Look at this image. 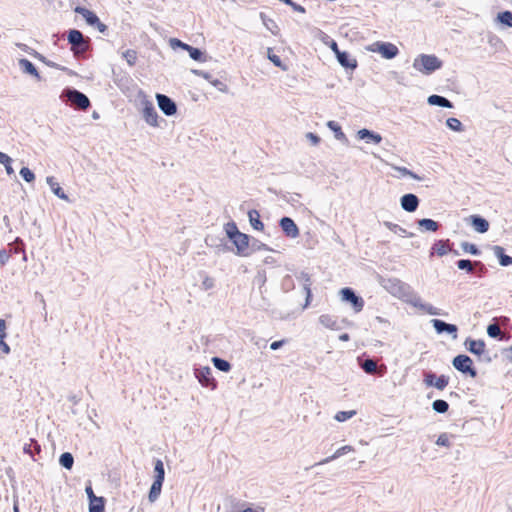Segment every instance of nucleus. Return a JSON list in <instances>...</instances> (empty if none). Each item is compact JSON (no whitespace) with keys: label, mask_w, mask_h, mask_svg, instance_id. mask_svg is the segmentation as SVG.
<instances>
[{"label":"nucleus","mask_w":512,"mask_h":512,"mask_svg":"<svg viewBox=\"0 0 512 512\" xmlns=\"http://www.w3.org/2000/svg\"><path fill=\"white\" fill-rule=\"evenodd\" d=\"M224 230L228 239L233 243L236 248V255L248 256L249 247L251 243V236L239 231L236 223L230 221L224 225Z\"/></svg>","instance_id":"nucleus-1"},{"label":"nucleus","mask_w":512,"mask_h":512,"mask_svg":"<svg viewBox=\"0 0 512 512\" xmlns=\"http://www.w3.org/2000/svg\"><path fill=\"white\" fill-rule=\"evenodd\" d=\"M442 66L443 62L433 54H420L413 61V68L424 75H431Z\"/></svg>","instance_id":"nucleus-2"},{"label":"nucleus","mask_w":512,"mask_h":512,"mask_svg":"<svg viewBox=\"0 0 512 512\" xmlns=\"http://www.w3.org/2000/svg\"><path fill=\"white\" fill-rule=\"evenodd\" d=\"M67 41L71 45V51L74 56L83 55L90 49L91 39L85 37L78 29H69L67 32Z\"/></svg>","instance_id":"nucleus-3"},{"label":"nucleus","mask_w":512,"mask_h":512,"mask_svg":"<svg viewBox=\"0 0 512 512\" xmlns=\"http://www.w3.org/2000/svg\"><path fill=\"white\" fill-rule=\"evenodd\" d=\"M389 282L392 284V293H399L401 294V296L407 297L405 299L407 303H409L415 308H418L419 310L422 309L424 302L422 301L421 297L418 294L410 291V287L408 285L402 283L398 279H389Z\"/></svg>","instance_id":"nucleus-4"},{"label":"nucleus","mask_w":512,"mask_h":512,"mask_svg":"<svg viewBox=\"0 0 512 512\" xmlns=\"http://www.w3.org/2000/svg\"><path fill=\"white\" fill-rule=\"evenodd\" d=\"M453 367L460 373L476 378L478 372L473 365V360L466 354H458L452 360Z\"/></svg>","instance_id":"nucleus-5"},{"label":"nucleus","mask_w":512,"mask_h":512,"mask_svg":"<svg viewBox=\"0 0 512 512\" xmlns=\"http://www.w3.org/2000/svg\"><path fill=\"white\" fill-rule=\"evenodd\" d=\"M341 301L349 303L355 313L363 310L364 300L361 296L357 295L355 290L351 287H344L339 291Z\"/></svg>","instance_id":"nucleus-6"},{"label":"nucleus","mask_w":512,"mask_h":512,"mask_svg":"<svg viewBox=\"0 0 512 512\" xmlns=\"http://www.w3.org/2000/svg\"><path fill=\"white\" fill-rule=\"evenodd\" d=\"M369 50L379 53L384 59L391 60L398 56V47L391 42L377 41L373 43Z\"/></svg>","instance_id":"nucleus-7"},{"label":"nucleus","mask_w":512,"mask_h":512,"mask_svg":"<svg viewBox=\"0 0 512 512\" xmlns=\"http://www.w3.org/2000/svg\"><path fill=\"white\" fill-rule=\"evenodd\" d=\"M68 100L81 110H87L91 106V102L87 95L75 88H66L65 90Z\"/></svg>","instance_id":"nucleus-8"},{"label":"nucleus","mask_w":512,"mask_h":512,"mask_svg":"<svg viewBox=\"0 0 512 512\" xmlns=\"http://www.w3.org/2000/svg\"><path fill=\"white\" fill-rule=\"evenodd\" d=\"M423 382L428 387H435L442 391L449 384V377L444 374L438 376L436 373L429 371L424 374Z\"/></svg>","instance_id":"nucleus-9"},{"label":"nucleus","mask_w":512,"mask_h":512,"mask_svg":"<svg viewBox=\"0 0 512 512\" xmlns=\"http://www.w3.org/2000/svg\"><path fill=\"white\" fill-rule=\"evenodd\" d=\"M195 376L198 379L199 383L207 388L215 389L217 386V382L212 375V369L209 366L200 367L199 369H195Z\"/></svg>","instance_id":"nucleus-10"},{"label":"nucleus","mask_w":512,"mask_h":512,"mask_svg":"<svg viewBox=\"0 0 512 512\" xmlns=\"http://www.w3.org/2000/svg\"><path fill=\"white\" fill-rule=\"evenodd\" d=\"M156 100L159 109L166 115V116H173L177 113V105L176 102L170 98L169 96L161 93L156 94Z\"/></svg>","instance_id":"nucleus-11"},{"label":"nucleus","mask_w":512,"mask_h":512,"mask_svg":"<svg viewBox=\"0 0 512 512\" xmlns=\"http://www.w3.org/2000/svg\"><path fill=\"white\" fill-rule=\"evenodd\" d=\"M279 226L284 233V235L288 238H297L300 234L299 228L295 221L288 216H283L279 220Z\"/></svg>","instance_id":"nucleus-12"},{"label":"nucleus","mask_w":512,"mask_h":512,"mask_svg":"<svg viewBox=\"0 0 512 512\" xmlns=\"http://www.w3.org/2000/svg\"><path fill=\"white\" fill-rule=\"evenodd\" d=\"M431 324L437 334H449L455 340L457 338L458 326L455 324L447 323L441 319H432Z\"/></svg>","instance_id":"nucleus-13"},{"label":"nucleus","mask_w":512,"mask_h":512,"mask_svg":"<svg viewBox=\"0 0 512 512\" xmlns=\"http://www.w3.org/2000/svg\"><path fill=\"white\" fill-rule=\"evenodd\" d=\"M420 200L413 193H406L400 198L401 208L409 213L415 212L419 207Z\"/></svg>","instance_id":"nucleus-14"},{"label":"nucleus","mask_w":512,"mask_h":512,"mask_svg":"<svg viewBox=\"0 0 512 512\" xmlns=\"http://www.w3.org/2000/svg\"><path fill=\"white\" fill-rule=\"evenodd\" d=\"M143 117L149 125L158 126V114L151 101L145 100L143 102Z\"/></svg>","instance_id":"nucleus-15"},{"label":"nucleus","mask_w":512,"mask_h":512,"mask_svg":"<svg viewBox=\"0 0 512 512\" xmlns=\"http://www.w3.org/2000/svg\"><path fill=\"white\" fill-rule=\"evenodd\" d=\"M467 220L468 223L473 227V229L478 233L483 234L489 230L490 225L488 220L482 217L481 215H471Z\"/></svg>","instance_id":"nucleus-16"},{"label":"nucleus","mask_w":512,"mask_h":512,"mask_svg":"<svg viewBox=\"0 0 512 512\" xmlns=\"http://www.w3.org/2000/svg\"><path fill=\"white\" fill-rule=\"evenodd\" d=\"M464 345L470 353L477 355L479 357H481L485 352L486 345L485 342L481 339L475 340L468 337L465 340Z\"/></svg>","instance_id":"nucleus-17"},{"label":"nucleus","mask_w":512,"mask_h":512,"mask_svg":"<svg viewBox=\"0 0 512 512\" xmlns=\"http://www.w3.org/2000/svg\"><path fill=\"white\" fill-rule=\"evenodd\" d=\"M192 73L197 75V76H201L204 79H206L207 81H209L220 92H227L228 91V86L224 82H222L221 80L213 78V76L210 73L205 72L203 70H198V69H193Z\"/></svg>","instance_id":"nucleus-18"},{"label":"nucleus","mask_w":512,"mask_h":512,"mask_svg":"<svg viewBox=\"0 0 512 512\" xmlns=\"http://www.w3.org/2000/svg\"><path fill=\"white\" fill-rule=\"evenodd\" d=\"M338 63L344 67L345 69L354 70L357 68L358 63L355 58H353L349 52L341 51L337 56Z\"/></svg>","instance_id":"nucleus-19"},{"label":"nucleus","mask_w":512,"mask_h":512,"mask_svg":"<svg viewBox=\"0 0 512 512\" xmlns=\"http://www.w3.org/2000/svg\"><path fill=\"white\" fill-rule=\"evenodd\" d=\"M357 137L360 140H366V142H373L375 144H379L382 141V136L379 133L367 128L358 130Z\"/></svg>","instance_id":"nucleus-20"},{"label":"nucleus","mask_w":512,"mask_h":512,"mask_svg":"<svg viewBox=\"0 0 512 512\" xmlns=\"http://www.w3.org/2000/svg\"><path fill=\"white\" fill-rule=\"evenodd\" d=\"M427 102L429 105L438 106L442 108L451 109L454 107V104L448 98L437 94L430 95L427 99Z\"/></svg>","instance_id":"nucleus-21"},{"label":"nucleus","mask_w":512,"mask_h":512,"mask_svg":"<svg viewBox=\"0 0 512 512\" xmlns=\"http://www.w3.org/2000/svg\"><path fill=\"white\" fill-rule=\"evenodd\" d=\"M19 66L23 73L31 75L35 77L37 80H41V76L36 68V66L28 59L21 58L19 59Z\"/></svg>","instance_id":"nucleus-22"},{"label":"nucleus","mask_w":512,"mask_h":512,"mask_svg":"<svg viewBox=\"0 0 512 512\" xmlns=\"http://www.w3.org/2000/svg\"><path fill=\"white\" fill-rule=\"evenodd\" d=\"M449 243H450L449 239L436 240L431 247L430 256H433L434 254H437L438 256H441V257L446 255L449 252V250L447 248V245Z\"/></svg>","instance_id":"nucleus-23"},{"label":"nucleus","mask_w":512,"mask_h":512,"mask_svg":"<svg viewBox=\"0 0 512 512\" xmlns=\"http://www.w3.org/2000/svg\"><path fill=\"white\" fill-rule=\"evenodd\" d=\"M417 225L421 231L429 232H436L441 227L439 222L430 218H422L417 220Z\"/></svg>","instance_id":"nucleus-24"},{"label":"nucleus","mask_w":512,"mask_h":512,"mask_svg":"<svg viewBox=\"0 0 512 512\" xmlns=\"http://www.w3.org/2000/svg\"><path fill=\"white\" fill-rule=\"evenodd\" d=\"M327 127L334 133V137L341 141L343 144H348L349 140L346 137L345 133L342 131L341 126L334 120H330L327 122Z\"/></svg>","instance_id":"nucleus-25"},{"label":"nucleus","mask_w":512,"mask_h":512,"mask_svg":"<svg viewBox=\"0 0 512 512\" xmlns=\"http://www.w3.org/2000/svg\"><path fill=\"white\" fill-rule=\"evenodd\" d=\"M47 184L50 186L52 192L62 200H69L68 195L64 192V190L60 187L59 183L55 181L53 176H48L46 178Z\"/></svg>","instance_id":"nucleus-26"},{"label":"nucleus","mask_w":512,"mask_h":512,"mask_svg":"<svg viewBox=\"0 0 512 512\" xmlns=\"http://www.w3.org/2000/svg\"><path fill=\"white\" fill-rule=\"evenodd\" d=\"M353 450H354V448L350 445L342 446L339 449H337L333 455L321 460L320 462L316 463V465L327 464V463H329V462H331V461H333V460H335Z\"/></svg>","instance_id":"nucleus-27"},{"label":"nucleus","mask_w":512,"mask_h":512,"mask_svg":"<svg viewBox=\"0 0 512 512\" xmlns=\"http://www.w3.org/2000/svg\"><path fill=\"white\" fill-rule=\"evenodd\" d=\"M105 505L106 499L102 496H98L89 501L88 510L89 512H105Z\"/></svg>","instance_id":"nucleus-28"},{"label":"nucleus","mask_w":512,"mask_h":512,"mask_svg":"<svg viewBox=\"0 0 512 512\" xmlns=\"http://www.w3.org/2000/svg\"><path fill=\"white\" fill-rule=\"evenodd\" d=\"M249 222L253 229L261 231L264 229V224L260 219V213L256 209H251L248 212Z\"/></svg>","instance_id":"nucleus-29"},{"label":"nucleus","mask_w":512,"mask_h":512,"mask_svg":"<svg viewBox=\"0 0 512 512\" xmlns=\"http://www.w3.org/2000/svg\"><path fill=\"white\" fill-rule=\"evenodd\" d=\"M495 22L503 27L512 28V12L509 10L499 12L495 18Z\"/></svg>","instance_id":"nucleus-30"},{"label":"nucleus","mask_w":512,"mask_h":512,"mask_svg":"<svg viewBox=\"0 0 512 512\" xmlns=\"http://www.w3.org/2000/svg\"><path fill=\"white\" fill-rule=\"evenodd\" d=\"M319 323L324 327L331 330H339L341 327L338 325L337 321L333 318V316L329 314H322L319 317Z\"/></svg>","instance_id":"nucleus-31"},{"label":"nucleus","mask_w":512,"mask_h":512,"mask_svg":"<svg viewBox=\"0 0 512 512\" xmlns=\"http://www.w3.org/2000/svg\"><path fill=\"white\" fill-rule=\"evenodd\" d=\"M263 25L275 36L279 35L280 29L276 22L269 18L265 13H260Z\"/></svg>","instance_id":"nucleus-32"},{"label":"nucleus","mask_w":512,"mask_h":512,"mask_svg":"<svg viewBox=\"0 0 512 512\" xmlns=\"http://www.w3.org/2000/svg\"><path fill=\"white\" fill-rule=\"evenodd\" d=\"M301 279H303L305 281V284H304V290H305V293H306V298H305V304L303 306V308H306L311 300H312V291H311V288H310V285H311V277L308 273H305V272H302L301 273Z\"/></svg>","instance_id":"nucleus-33"},{"label":"nucleus","mask_w":512,"mask_h":512,"mask_svg":"<svg viewBox=\"0 0 512 512\" xmlns=\"http://www.w3.org/2000/svg\"><path fill=\"white\" fill-rule=\"evenodd\" d=\"M33 56L35 58H37L39 61H41L42 63H44L46 66L48 67H51V68H55V69H58V70H61V71H65V72H68L69 74L72 73L71 70H69L68 68L66 67H63L49 59H47L45 56H43L42 54L38 53V52H34Z\"/></svg>","instance_id":"nucleus-34"},{"label":"nucleus","mask_w":512,"mask_h":512,"mask_svg":"<svg viewBox=\"0 0 512 512\" xmlns=\"http://www.w3.org/2000/svg\"><path fill=\"white\" fill-rule=\"evenodd\" d=\"M383 225L388 228L390 231L399 234L405 237H413L414 234L412 232H408L406 229L402 228L398 224L392 223L390 221H384Z\"/></svg>","instance_id":"nucleus-35"},{"label":"nucleus","mask_w":512,"mask_h":512,"mask_svg":"<svg viewBox=\"0 0 512 512\" xmlns=\"http://www.w3.org/2000/svg\"><path fill=\"white\" fill-rule=\"evenodd\" d=\"M162 486H163V482H159L156 480L153 481V483L150 487L149 493H148V499L151 503L155 502L158 499V497L160 496Z\"/></svg>","instance_id":"nucleus-36"},{"label":"nucleus","mask_w":512,"mask_h":512,"mask_svg":"<svg viewBox=\"0 0 512 512\" xmlns=\"http://www.w3.org/2000/svg\"><path fill=\"white\" fill-rule=\"evenodd\" d=\"M165 479V469L162 460L156 459L154 462V480L163 482Z\"/></svg>","instance_id":"nucleus-37"},{"label":"nucleus","mask_w":512,"mask_h":512,"mask_svg":"<svg viewBox=\"0 0 512 512\" xmlns=\"http://www.w3.org/2000/svg\"><path fill=\"white\" fill-rule=\"evenodd\" d=\"M212 363L216 369H218L221 372H229L232 368L229 361L220 358L218 356H215L212 358Z\"/></svg>","instance_id":"nucleus-38"},{"label":"nucleus","mask_w":512,"mask_h":512,"mask_svg":"<svg viewBox=\"0 0 512 512\" xmlns=\"http://www.w3.org/2000/svg\"><path fill=\"white\" fill-rule=\"evenodd\" d=\"M59 464L67 469L71 470L74 465V457L70 452H63L59 457Z\"/></svg>","instance_id":"nucleus-39"},{"label":"nucleus","mask_w":512,"mask_h":512,"mask_svg":"<svg viewBox=\"0 0 512 512\" xmlns=\"http://www.w3.org/2000/svg\"><path fill=\"white\" fill-rule=\"evenodd\" d=\"M186 51L189 53V56L191 59L198 61V62L206 61L205 53L200 48L193 47V46L189 45V47Z\"/></svg>","instance_id":"nucleus-40"},{"label":"nucleus","mask_w":512,"mask_h":512,"mask_svg":"<svg viewBox=\"0 0 512 512\" xmlns=\"http://www.w3.org/2000/svg\"><path fill=\"white\" fill-rule=\"evenodd\" d=\"M261 250H265V251H273L268 245H266L265 243L261 242L260 240H258L257 238H254V237H251V243H250V247H249V255L253 252H256V251H261Z\"/></svg>","instance_id":"nucleus-41"},{"label":"nucleus","mask_w":512,"mask_h":512,"mask_svg":"<svg viewBox=\"0 0 512 512\" xmlns=\"http://www.w3.org/2000/svg\"><path fill=\"white\" fill-rule=\"evenodd\" d=\"M432 409L436 413L444 414L449 410V403L443 399H436L432 402Z\"/></svg>","instance_id":"nucleus-42"},{"label":"nucleus","mask_w":512,"mask_h":512,"mask_svg":"<svg viewBox=\"0 0 512 512\" xmlns=\"http://www.w3.org/2000/svg\"><path fill=\"white\" fill-rule=\"evenodd\" d=\"M267 57L274 64V66L282 69L283 71L287 70V66L282 62L281 58L278 55L273 53L272 48H268Z\"/></svg>","instance_id":"nucleus-43"},{"label":"nucleus","mask_w":512,"mask_h":512,"mask_svg":"<svg viewBox=\"0 0 512 512\" xmlns=\"http://www.w3.org/2000/svg\"><path fill=\"white\" fill-rule=\"evenodd\" d=\"M40 445L36 440L30 439V443H26L23 446V452L33 457L35 452H40Z\"/></svg>","instance_id":"nucleus-44"},{"label":"nucleus","mask_w":512,"mask_h":512,"mask_svg":"<svg viewBox=\"0 0 512 512\" xmlns=\"http://www.w3.org/2000/svg\"><path fill=\"white\" fill-rule=\"evenodd\" d=\"M461 248L465 253H469L473 256L481 255V250L478 248L476 244L465 241L461 243Z\"/></svg>","instance_id":"nucleus-45"},{"label":"nucleus","mask_w":512,"mask_h":512,"mask_svg":"<svg viewBox=\"0 0 512 512\" xmlns=\"http://www.w3.org/2000/svg\"><path fill=\"white\" fill-rule=\"evenodd\" d=\"M456 266L459 270H463L470 274L473 272L474 262H472L470 259H460L456 261Z\"/></svg>","instance_id":"nucleus-46"},{"label":"nucleus","mask_w":512,"mask_h":512,"mask_svg":"<svg viewBox=\"0 0 512 512\" xmlns=\"http://www.w3.org/2000/svg\"><path fill=\"white\" fill-rule=\"evenodd\" d=\"M446 125L449 129L455 132H462L464 131V126L461 123V121L457 118L450 117L446 120Z\"/></svg>","instance_id":"nucleus-47"},{"label":"nucleus","mask_w":512,"mask_h":512,"mask_svg":"<svg viewBox=\"0 0 512 512\" xmlns=\"http://www.w3.org/2000/svg\"><path fill=\"white\" fill-rule=\"evenodd\" d=\"M360 367L365 373L373 374L376 370V363L374 362L373 359L367 358L360 364Z\"/></svg>","instance_id":"nucleus-48"},{"label":"nucleus","mask_w":512,"mask_h":512,"mask_svg":"<svg viewBox=\"0 0 512 512\" xmlns=\"http://www.w3.org/2000/svg\"><path fill=\"white\" fill-rule=\"evenodd\" d=\"M354 415H356L355 410L339 411L335 414L334 419L338 422H345L348 419L352 418Z\"/></svg>","instance_id":"nucleus-49"},{"label":"nucleus","mask_w":512,"mask_h":512,"mask_svg":"<svg viewBox=\"0 0 512 512\" xmlns=\"http://www.w3.org/2000/svg\"><path fill=\"white\" fill-rule=\"evenodd\" d=\"M123 58L127 61L129 66H134L137 60V52L133 49H128L122 54Z\"/></svg>","instance_id":"nucleus-50"},{"label":"nucleus","mask_w":512,"mask_h":512,"mask_svg":"<svg viewBox=\"0 0 512 512\" xmlns=\"http://www.w3.org/2000/svg\"><path fill=\"white\" fill-rule=\"evenodd\" d=\"M24 181L31 183L35 180L34 172L28 167H22L19 172Z\"/></svg>","instance_id":"nucleus-51"},{"label":"nucleus","mask_w":512,"mask_h":512,"mask_svg":"<svg viewBox=\"0 0 512 512\" xmlns=\"http://www.w3.org/2000/svg\"><path fill=\"white\" fill-rule=\"evenodd\" d=\"M501 333V329L497 324L491 323L487 326V334L489 337L497 339L501 336Z\"/></svg>","instance_id":"nucleus-52"},{"label":"nucleus","mask_w":512,"mask_h":512,"mask_svg":"<svg viewBox=\"0 0 512 512\" xmlns=\"http://www.w3.org/2000/svg\"><path fill=\"white\" fill-rule=\"evenodd\" d=\"M421 311L429 314V315H433V316H436V315H446L445 313H442L440 311V309L434 307L433 305L429 304V303H424V305L422 306V309Z\"/></svg>","instance_id":"nucleus-53"},{"label":"nucleus","mask_w":512,"mask_h":512,"mask_svg":"<svg viewBox=\"0 0 512 512\" xmlns=\"http://www.w3.org/2000/svg\"><path fill=\"white\" fill-rule=\"evenodd\" d=\"M169 44H170V47H171L172 49H174V50H175V49H178V48H181V49H183V50H185V51H186V50L188 49V47H189V44H187V43H185V42L181 41V40H180V39H178V38H170V40H169Z\"/></svg>","instance_id":"nucleus-54"},{"label":"nucleus","mask_w":512,"mask_h":512,"mask_svg":"<svg viewBox=\"0 0 512 512\" xmlns=\"http://www.w3.org/2000/svg\"><path fill=\"white\" fill-rule=\"evenodd\" d=\"M436 445L450 447V436L447 433H441L436 440Z\"/></svg>","instance_id":"nucleus-55"},{"label":"nucleus","mask_w":512,"mask_h":512,"mask_svg":"<svg viewBox=\"0 0 512 512\" xmlns=\"http://www.w3.org/2000/svg\"><path fill=\"white\" fill-rule=\"evenodd\" d=\"M395 169L401 174V176H409L415 180H421L422 178L418 176L413 171L407 169L406 167H395Z\"/></svg>","instance_id":"nucleus-56"},{"label":"nucleus","mask_w":512,"mask_h":512,"mask_svg":"<svg viewBox=\"0 0 512 512\" xmlns=\"http://www.w3.org/2000/svg\"><path fill=\"white\" fill-rule=\"evenodd\" d=\"M84 19L89 26H94L100 20L96 13L91 10L86 15H84Z\"/></svg>","instance_id":"nucleus-57"},{"label":"nucleus","mask_w":512,"mask_h":512,"mask_svg":"<svg viewBox=\"0 0 512 512\" xmlns=\"http://www.w3.org/2000/svg\"><path fill=\"white\" fill-rule=\"evenodd\" d=\"M491 249L500 263L502 261V259L504 258V256L506 255L505 249L499 245H493V246H491Z\"/></svg>","instance_id":"nucleus-58"},{"label":"nucleus","mask_w":512,"mask_h":512,"mask_svg":"<svg viewBox=\"0 0 512 512\" xmlns=\"http://www.w3.org/2000/svg\"><path fill=\"white\" fill-rule=\"evenodd\" d=\"M474 266L478 277H483L486 274L487 268L481 261H474Z\"/></svg>","instance_id":"nucleus-59"},{"label":"nucleus","mask_w":512,"mask_h":512,"mask_svg":"<svg viewBox=\"0 0 512 512\" xmlns=\"http://www.w3.org/2000/svg\"><path fill=\"white\" fill-rule=\"evenodd\" d=\"M15 243L19 244V247L15 248L14 253L22 252L23 253V260L27 261V256H26V253H25V250H24V243H23V241L19 237H17L15 239Z\"/></svg>","instance_id":"nucleus-60"},{"label":"nucleus","mask_w":512,"mask_h":512,"mask_svg":"<svg viewBox=\"0 0 512 512\" xmlns=\"http://www.w3.org/2000/svg\"><path fill=\"white\" fill-rule=\"evenodd\" d=\"M306 138L311 142L313 146L318 145L321 141V138L313 132L306 133Z\"/></svg>","instance_id":"nucleus-61"},{"label":"nucleus","mask_w":512,"mask_h":512,"mask_svg":"<svg viewBox=\"0 0 512 512\" xmlns=\"http://www.w3.org/2000/svg\"><path fill=\"white\" fill-rule=\"evenodd\" d=\"M202 286L205 290L212 289L214 287V279L211 277H205L202 282Z\"/></svg>","instance_id":"nucleus-62"},{"label":"nucleus","mask_w":512,"mask_h":512,"mask_svg":"<svg viewBox=\"0 0 512 512\" xmlns=\"http://www.w3.org/2000/svg\"><path fill=\"white\" fill-rule=\"evenodd\" d=\"M501 354L507 361L512 362V346L504 348Z\"/></svg>","instance_id":"nucleus-63"},{"label":"nucleus","mask_w":512,"mask_h":512,"mask_svg":"<svg viewBox=\"0 0 512 512\" xmlns=\"http://www.w3.org/2000/svg\"><path fill=\"white\" fill-rule=\"evenodd\" d=\"M10 258L8 252L4 249L0 250V264L5 265Z\"/></svg>","instance_id":"nucleus-64"}]
</instances>
